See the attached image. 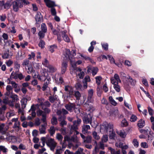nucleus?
Listing matches in <instances>:
<instances>
[{
	"instance_id": "obj_1",
	"label": "nucleus",
	"mask_w": 154,
	"mask_h": 154,
	"mask_svg": "<svg viewBox=\"0 0 154 154\" xmlns=\"http://www.w3.org/2000/svg\"><path fill=\"white\" fill-rule=\"evenodd\" d=\"M113 125L111 123H104L100 129L101 134L105 135H116L117 133L118 135H125L123 131H121L120 133L119 132H116L113 129Z\"/></svg>"
},
{
	"instance_id": "obj_2",
	"label": "nucleus",
	"mask_w": 154,
	"mask_h": 154,
	"mask_svg": "<svg viewBox=\"0 0 154 154\" xmlns=\"http://www.w3.org/2000/svg\"><path fill=\"white\" fill-rule=\"evenodd\" d=\"M41 140L42 144V146H41V147L44 146L45 142L48 146L50 148L51 150L53 151L54 150L57 146V143L55 141L54 139L51 138H47L45 137H42L41 138Z\"/></svg>"
},
{
	"instance_id": "obj_3",
	"label": "nucleus",
	"mask_w": 154,
	"mask_h": 154,
	"mask_svg": "<svg viewBox=\"0 0 154 154\" xmlns=\"http://www.w3.org/2000/svg\"><path fill=\"white\" fill-rule=\"evenodd\" d=\"M13 9L14 11L17 12L19 8H21L23 5H26L29 4V2L26 0H16L13 2Z\"/></svg>"
},
{
	"instance_id": "obj_4",
	"label": "nucleus",
	"mask_w": 154,
	"mask_h": 154,
	"mask_svg": "<svg viewBox=\"0 0 154 154\" xmlns=\"http://www.w3.org/2000/svg\"><path fill=\"white\" fill-rule=\"evenodd\" d=\"M64 140L65 141L71 140L76 143L74 146L71 143H69L68 146L69 148L73 146L76 149L81 145V143L79 141L76 135H73L71 138L69 136V135H66L64 137Z\"/></svg>"
},
{
	"instance_id": "obj_5",
	"label": "nucleus",
	"mask_w": 154,
	"mask_h": 154,
	"mask_svg": "<svg viewBox=\"0 0 154 154\" xmlns=\"http://www.w3.org/2000/svg\"><path fill=\"white\" fill-rule=\"evenodd\" d=\"M44 104L42 101L41 103V106L42 108L44 110V111L40 109H39L37 112V114L38 116H42V121L44 122H45L46 121V114L49 113L50 110L47 108V107H44Z\"/></svg>"
},
{
	"instance_id": "obj_6",
	"label": "nucleus",
	"mask_w": 154,
	"mask_h": 154,
	"mask_svg": "<svg viewBox=\"0 0 154 154\" xmlns=\"http://www.w3.org/2000/svg\"><path fill=\"white\" fill-rule=\"evenodd\" d=\"M76 53L75 50H72L71 52L68 49H65L63 52V55L65 56V60H69L70 61L73 59L72 57L75 55Z\"/></svg>"
},
{
	"instance_id": "obj_7",
	"label": "nucleus",
	"mask_w": 154,
	"mask_h": 154,
	"mask_svg": "<svg viewBox=\"0 0 154 154\" xmlns=\"http://www.w3.org/2000/svg\"><path fill=\"white\" fill-rule=\"evenodd\" d=\"M42 75H39L38 76V79L41 81H44L46 79H47L48 81H50V78L47 77L48 73L45 70H43L41 72Z\"/></svg>"
},
{
	"instance_id": "obj_8",
	"label": "nucleus",
	"mask_w": 154,
	"mask_h": 154,
	"mask_svg": "<svg viewBox=\"0 0 154 154\" xmlns=\"http://www.w3.org/2000/svg\"><path fill=\"white\" fill-rule=\"evenodd\" d=\"M110 81L113 85L118 84L121 82L119 75L117 74H115L114 77L111 78Z\"/></svg>"
},
{
	"instance_id": "obj_9",
	"label": "nucleus",
	"mask_w": 154,
	"mask_h": 154,
	"mask_svg": "<svg viewBox=\"0 0 154 154\" xmlns=\"http://www.w3.org/2000/svg\"><path fill=\"white\" fill-rule=\"evenodd\" d=\"M82 119L84 123L88 124L90 123L91 125H92L91 123V116L90 114L85 115Z\"/></svg>"
},
{
	"instance_id": "obj_10",
	"label": "nucleus",
	"mask_w": 154,
	"mask_h": 154,
	"mask_svg": "<svg viewBox=\"0 0 154 154\" xmlns=\"http://www.w3.org/2000/svg\"><path fill=\"white\" fill-rule=\"evenodd\" d=\"M126 79V82L124 84L125 86L129 85H134L136 83L135 80L133 79L129 75H128L127 78Z\"/></svg>"
},
{
	"instance_id": "obj_11",
	"label": "nucleus",
	"mask_w": 154,
	"mask_h": 154,
	"mask_svg": "<svg viewBox=\"0 0 154 154\" xmlns=\"http://www.w3.org/2000/svg\"><path fill=\"white\" fill-rule=\"evenodd\" d=\"M38 104H37L35 106V107L33 105H32L31 108L29 110V112H32V117L30 116H28L27 118L28 119L30 120L32 119V118H34L35 116V109H36V107H38Z\"/></svg>"
},
{
	"instance_id": "obj_12",
	"label": "nucleus",
	"mask_w": 154,
	"mask_h": 154,
	"mask_svg": "<svg viewBox=\"0 0 154 154\" xmlns=\"http://www.w3.org/2000/svg\"><path fill=\"white\" fill-rule=\"evenodd\" d=\"M70 62L72 66L71 70H75L78 69L76 67V64L79 65L82 63V62L81 60H78L76 62L74 60V59H72Z\"/></svg>"
},
{
	"instance_id": "obj_13",
	"label": "nucleus",
	"mask_w": 154,
	"mask_h": 154,
	"mask_svg": "<svg viewBox=\"0 0 154 154\" xmlns=\"http://www.w3.org/2000/svg\"><path fill=\"white\" fill-rule=\"evenodd\" d=\"M74 72H76L77 77L80 79H83L84 76V73L82 71V70L80 68H78L77 69L73 70Z\"/></svg>"
},
{
	"instance_id": "obj_14",
	"label": "nucleus",
	"mask_w": 154,
	"mask_h": 154,
	"mask_svg": "<svg viewBox=\"0 0 154 154\" xmlns=\"http://www.w3.org/2000/svg\"><path fill=\"white\" fill-rule=\"evenodd\" d=\"M93 101V97L88 96L87 98V103H86L84 104V106L85 107H86L87 108H88V110H89L91 109V108L92 107L88 104V103H92Z\"/></svg>"
},
{
	"instance_id": "obj_15",
	"label": "nucleus",
	"mask_w": 154,
	"mask_h": 154,
	"mask_svg": "<svg viewBox=\"0 0 154 154\" xmlns=\"http://www.w3.org/2000/svg\"><path fill=\"white\" fill-rule=\"evenodd\" d=\"M90 129V127L88 125H83L82 126V132L83 134H90V133L89 130Z\"/></svg>"
},
{
	"instance_id": "obj_16",
	"label": "nucleus",
	"mask_w": 154,
	"mask_h": 154,
	"mask_svg": "<svg viewBox=\"0 0 154 154\" xmlns=\"http://www.w3.org/2000/svg\"><path fill=\"white\" fill-rule=\"evenodd\" d=\"M46 6L49 8H52L53 7L56 6L54 2L51 0H44Z\"/></svg>"
},
{
	"instance_id": "obj_17",
	"label": "nucleus",
	"mask_w": 154,
	"mask_h": 154,
	"mask_svg": "<svg viewBox=\"0 0 154 154\" xmlns=\"http://www.w3.org/2000/svg\"><path fill=\"white\" fill-rule=\"evenodd\" d=\"M65 90L66 91L69 92V94L70 97H71L73 95L74 92L73 88L71 86L67 85L65 86Z\"/></svg>"
},
{
	"instance_id": "obj_18",
	"label": "nucleus",
	"mask_w": 154,
	"mask_h": 154,
	"mask_svg": "<svg viewBox=\"0 0 154 154\" xmlns=\"http://www.w3.org/2000/svg\"><path fill=\"white\" fill-rule=\"evenodd\" d=\"M81 137L85 143H88L91 141V137L90 135H81Z\"/></svg>"
},
{
	"instance_id": "obj_19",
	"label": "nucleus",
	"mask_w": 154,
	"mask_h": 154,
	"mask_svg": "<svg viewBox=\"0 0 154 154\" xmlns=\"http://www.w3.org/2000/svg\"><path fill=\"white\" fill-rule=\"evenodd\" d=\"M67 65V62L66 61H63L62 63L61 69V72L62 74H64L66 72Z\"/></svg>"
},
{
	"instance_id": "obj_20",
	"label": "nucleus",
	"mask_w": 154,
	"mask_h": 154,
	"mask_svg": "<svg viewBox=\"0 0 154 154\" xmlns=\"http://www.w3.org/2000/svg\"><path fill=\"white\" fill-rule=\"evenodd\" d=\"M38 102L40 103L39 105V106H41V102H42V103L44 104V107H47L48 106H49L50 105V104L48 101H46L45 102H44V100L43 99H38Z\"/></svg>"
},
{
	"instance_id": "obj_21",
	"label": "nucleus",
	"mask_w": 154,
	"mask_h": 154,
	"mask_svg": "<svg viewBox=\"0 0 154 154\" xmlns=\"http://www.w3.org/2000/svg\"><path fill=\"white\" fill-rule=\"evenodd\" d=\"M6 90L7 91L5 93L6 95L9 96L11 94L13 91V89L11 85H8L6 87Z\"/></svg>"
},
{
	"instance_id": "obj_22",
	"label": "nucleus",
	"mask_w": 154,
	"mask_h": 154,
	"mask_svg": "<svg viewBox=\"0 0 154 154\" xmlns=\"http://www.w3.org/2000/svg\"><path fill=\"white\" fill-rule=\"evenodd\" d=\"M81 122V120L80 119H78L77 121H75L73 122V125L71 126L72 129H73V127L74 129H76L77 127Z\"/></svg>"
},
{
	"instance_id": "obj_23",
	"label": "nucleus",
	"mask_w": 154,
	"mask_h": 154,
	"mask_svg": "<svg viewBox=\"0 0 154 154\" xmlns=\"http://www.w3.org/2000/svg\"><path fill=\"white\" fill-rule=\"evenodd\" d=\"M64 116H60L58 119V121L60 122V125L61 126H63L64 125L66 124V122L64 120Z\"/></svg>"
},
{
	"instance_id": "obj_24",
	"label": "nucleus",
	"mask_w": 154,
	"mask_h": 154,
	"mask_svg": "<svg viewBox=\"0 0 154 154\" xmlns=\"http://www.w3.org/2000/svg\"><path fill=\"white\" fill-rule=\"evenodd\" d=\"M30 99V98L29 97L28 99L24 98L22 99L21 101V103L22 107L23 108H24L25 107L27 101L28 100H29Z\"/></svg>"
},
{
	"instance_id": "obj_25",
	"label": "nucleus",
	"mask_w": 154,
	"mask_h": 154,
	"mask_svg": "<svg viewBox=\"0 0 154 154\" xmlns=\"http://www.w3.org/2000/svg\"><path fill=\"white\" fill-rule=\"evenodd\" d=\"M5 125L4 124H2L0 125V132L2 133L5 134L6 130L8 128V127H5L4 128Z\"/></svg>"
},
{
	"instance_id": "obj_26",
	"label": "nucleus",
	"mask_w": 154,
	"mask_h": 154,
	"mask_svg": "<svg viewBox=\"0 0 154 154\" xmlns=\"http://www.w3.org/2000/svg\"><path fill=\"white\" fill-rule=\"evenodd\" d=\"M66 31H64L62 32V33L63 35V40L66 42H69L70 41V39L68 37V35L66 34Z\"/></svg>"
},
{
	"instance_id": "obj_27",
	"label": "nucleus",
	"mask_w": 154,
	"mask_h": 154,
	"mask_svg": "<svg viewBox=\"0 0 154 154\" xmlns=\"http://www.w3.org/2000/svg\"><path fill=\"white\" fill-rule=\"evenodd\" d=\"M42 16L39 12H37L36 15L35 17V20L36 22L38 23L40 22L42 19Z\"/></svg>"
},
{
	"instance_id": "obj_28",
	"label": "nucleus",
	"mask_w": 154,
	"mask_h": 154,
	"mask_svg": "<svg viewBox=\"0 0 154 154\" xmlns=\"http://www.w3.org/2000/svg\"><path fill=\"white\" fill-rule=\"evenodd\" d=\"M12 5V2L10 1H7L6 2L4 3V8L6 9H9Z\"/></svg>"
},
{
	"instance_id": "obj_29",
	"label": "nucleus",
	"mask_w": 154,
	"mask_h": 154,
	"mask_svg": "<svg viewBox=\"0 0 154 154\" xmlns=\"http://www.w3.org/2000/svg\"><path fill=\"white\" fill-rule=\"evenodd\" d=\"M75 107V105L73 104H71L69 105H66V109L68 111H71Z\"/></svg>"
},
{
	"instance_id": "obj_30",
	"label": "nucleus",
	"mask_w": 154,
	"mask_h": 154,
	"mask_svg": "<svg viewBox=\"0 0 154 154\" xmlns=\"http://www.w3.org/2000/svg\"><path fill=\"white\" fill-rule=\"evenodd\" d=\"M46 124H45L44 125H42L39 127V131L41 134H45V126Z\"/></svg>"
},
{
	"instance_id": "obj_31",
	"label": "nucleus",
	"mask_w": 154,
	"mask_h": 154,
	"mask_svg": "<svg viewBox=\"0 0 154 154\" xmlns=\"http://www.w3.org/2000/svg\"><path fill=\"white\" fill-rule=\"evenodd\" d=\"M68 113V112L64 109H62V110H58L57 112V114L58 115L61 114L65 115Z\"/></svg>"
},
{
	"instance_id": "obj_32",
	"label": "nucleus",
	"mask_w": 154,
	"mask_h": 154,
	"mask_svg": "<svg viewBox=\"0 0 154 154\" xmlns=\"http://www.w3.org/2000/svg\"><path fill=\"white\" fill-rule=\"evenodd\" d=\"M6 137H2V136H1L0 137V138L1 139H5L7 141H9L10 142H11V139L12 138V135H5Z\"/></svg>"
},
{
	"instance_id": "obj_33",
	"label": "nucleus",
	"mask_w": 154,
	"mask_h": 154,
	"mask_svg": "<svg viewBox=\"0 0 154 154\" xmlns=\"http://www.w3.org/2000/svg\"><path fill=\"white\" fill-rule=\"evenodd\" d=\"M48 68L49 71L51 72H54L57 70L56 68L51 65H50Z\"/></svg>"
},
{
	"instance_id": "obj_34",
	"label": "nucleus",
	"mask_w": 154,
	"mask_h": 154,
	"mask_svg": "<svg viewBox=\"0 0 154 154\" xmlns=\"http://www.w3.org/2000/svg\"><path fill=\"white\" fill-rule=\"evenodd\" d=\"M145 125V121L144 120L141 119L138 123V126L140 128H142Z\"/></svg>"
},
{
	"instance_id": "obj_35",
	"label": "nucleus",
	"mask_w": 154,
	"mask_h": 154,
	"mask_svg": "<svg viewBox=\"0 0 154 154\" xmlns=\"http://www.w3.org/2000/svg\"><path fill=\"white\" fill-rule=\"evenodd\" d=\"M110 115L112 116H115L118 115V111L117 110H111L109 112Z\"/></svg>"
},
{
	"instance_id": "obj_36",
	"label": "nucleus",
	"mask_w": 154,
	"mask_h": 154,
	"mask_svg": "<svg viewBox=\"0 0 154 154\" xmlns=\"http://www.w3.org/2000/svg\"><path fill=\"white\" fill-rule=\"evenodd\" d=\"M27 73L29 74H31L34 70L33 69L32 66L30 65L28 66L27 69H26Z\"/></svg>"
},
{
	"instance_id": "obj_37",
	"label": "nucleus",
	"mask_w": 154,
	"mask_h": 154,
	"mask_svg": "<svg viewBox=\"0 0 154 154\" xmlns=\"http://www.w3.org/2000/svg\"><path fill=\"white\" fill-rule=\"evenodd\" d=\"M41 31L44 32H46L47 31V28L45 24L44 23H42L41 25Z\"/></svg>"
},
{
	"instance_id": "obj_38",
	"label": "nucleus",
	"mask_w": 154,
	"mask_h": 154,
	"mask_svg": "<svg viewBox=\"0 0 154 154\" xmlns=\"http://www.w3.org/2000/svg\"><path fill=\"white\" fill-rule=\"evenodd\" d=\"M116 138L119 141H123L124 139L126 137V135H118Z\"/></svg>"
},
{
	"instance_id": "obj_39",
	"label": "nucleus",
	"mask_w": 154,
	"mask_h": 154,
	"mask_svg": "<svg viewBox=\"0 0 154 154\" xmlns=\"http://www.w3.org/2000/svg\"><path fill=\"white\" fill-rule=\"evenodd\" d=\"M113 88L117 92H119L120 91V88L118 84L113 85Z\"/></svg>"
},
{
	"instance_id": "obj_40",
	"label": "nucleus",
	"mask_w": 154,
	"mask_h": 154,
	"mask_svg": "<svg viewBox=\"0 0 154 154\" xmlns=\"http://www.w3.org/2000/svg\"><path fill=\"white\" fill-rule=\"evenodd\" d=\"M15 115V113L13 111H11L8 112L6 114V116L8 118H10Z\"/></svg>"
},
{
	"instance_id": "obj_41",
	"label": "nucleus",
	"mask_w": 154,
	"mask_h": 154,
	"mask_svg": "<svg viewBox=\"0 0 154 154\" xmlns=\"http://www.w3.org/2000/svg\"><path fill=\"white\" fill-rule=\"evenodd\" d=\"M56 48L57 46L54 45L50 46L49 48V50L51 53L53 52Z\"/></svg>"
},
{
	"instance_id": "obj_42",
	"label": "nucleus",
	"mask_w": 154,
	"mask_h": 154,
	"mask_svg": "<svg viewBox=\"0 0 154 154\" xmlns=\"http://www.w3.org/2000/svg\"><path fill=\"white\" fill-rule=\"evenodd\" d=\"M96 83L98 85H100V81L102 79V78L100 76H98L95 78Z\"/></svg>"
},
{
	"instance_id": "obj_43",
	"label": "nucleus",
	"mask_w": 154,
	"mask_h": 154,
	"mask_svg": "<svg viewBox=\"0 0 154 154\" xmlns=\"http://www.w3.org/2000/svg\"><path fill=\"white\" fill-rule=\"evenodd\" d=\"M128 124V122L126 120L124 119H123L121 123V125L122 127H125L127 126Z\"/></svg>"
},
{
	"instance_id": "obj_44",
	"label": "nucleus",
	"mask_w": 154,
	"mask_h": 154,
	"mask_svg": "<svg viewBox=\"0 0 154 154\" xmlns=\"http://www.w3.org/2000/svg\"><path fill=\"white\" fill-rule=\"evenodd\" d=\"M18 74L14 72H13L10 76L11 79H17V75Z\"/></svg>"
},
{
	"instance_id": "obj_45",
	"label": "nucleus",
	"mask_w": 154,
	"mask_h": 154,
	"mask_svg": "<svg viewBox=\"0 0 154 154\" xmlns=\"http://www.w3.org/2000/svg\"><path fill=\"white\" fill-rule=\"evenodd\" d=\"M109 100L110 101V102L112 105L114 106L116 105L117 103L113 99L112 97L110 96L109 97Z\"/></svg>"
},
{
	"instance_id": "obj_46",
	"label": "nucleus",
	"mask_w": 154,
	"mask_h": 154,
	"mask_svg": "<svg viewBox=\"0 0 154 154\" xmlns=\"http://www.w3.org/2000/svg\"><path fill=\"white\" fill-rule=\"evenodd\" d=\"M137 116L134 115H132L130 119V121L131 122H135V121H136L137 120Z\"/></svg>"
},
{
	"instance_id": "obj_47",
	"label": "nucleus",
	"mask_w": 154,
	"mask_h": 154,
	"mask_svg": "<svg viewBox=\"0 0 154 154\" xmlns=\"http://www.w3.org/2000/svg\"><path fill=\"white\" fill-rule=\"evenodd\" d=\"M55 131V129L53 126H51L49 130V131L51 135H53L54 134Z\"/></svg>"
},
{
	"instance_id": "obj_48",
	"label": "nucleus",
	"mask_w": 154,
	"mask_h": 154,
	"mask_svg": "<svg viewBox=\"0 0 154 154\" xmlns=\"http://www.w3.org/2000/svg\"><path fill=\"white\" fill-rule=\"evenodd\" d=\"M57 75H55V81L58 84H62L63 82V79L61 77H60L59 80H57V78H56V76Z\"/></svg>"
},
{
	"instance_id": "obj_49",
	"label": "nucleus",
	"mask_w": 154,
	"mask_h": 154,
	"mask_svg": "<svg viewBox=\"0 0 154 154\" xmlns=\"http://www.w3.org/2000/svg\"><path fill=\"white\" fill-rule=\"evenodd\" d=\"M98 70V69L97 68L93 67L92 69V75H95L97 74Z\"/></svg>"
},
{
	"instance_id": "obj_50",
	"label": "nucleus",
	"mask_w": 154,
	"mask_h": 154,
	"mask_svg": "<svg viewBox=\"0 0 154 154\" xmlns=\"http://www.w3.org/2000/svg\"><path fill=\"white\" fill-rule=\"evenodd\" d=\"M11 97L14 102L17 101L19 100L18 96L16 94H13Z\"/></svg>"
},
{
	"instance_id": "obj_51",
	"label": "nucleus",
	"mask_w": 154,
	"mask_h": 154,
	"mask_svg": "<svg viewBox=\"0 0 154 154\" xmlns=\"http://www.w3.org/2000/svg\"><path fill=\"white\" fill-rule=\"evenodd\" d=\"M51 123L53 125H56L57 123V119L55 117H53L51 120Z\"/></svg>"
},
{
	"instance_id": "obj_52",
	"label": "nucleus",
	"mask_w": 154,
	"mask_h": 154,
	"mask_svg": "<svg viewBox=\"0 0 154 154\" xmlns=\"http://www.w3.org/2000/svg\"><path fill=\"white\" fill-rule=\"evenodd\" d=\"M46 32H44L42 31H40L38 33V35L39 36V38H44L45 33Z\"/></svg>"
},
{
	"instance_id": "obj_53",
	"label": "nucleus",
	"mask_w": 154,
	"mask_h": 154,
	"mask_svg": "<svg viewBox=\"0 0 154 154\" xmlns=\"http://www.w3.org/2000/svg\"><path fill=\"white\" fill-rule=\"evenodd\" d=\"M76 129H74L73 127V129H72L71 127V130L72 131V132H71L70 134H74V135H77L79 134V132L76 130Z\"/></svg>"
},
{
	"instance_id": "obj_54",
	"label": "nucleus",
	"mask_w": 154,
	"mask_h": 154,
	"mask_svg": "<svg viewBox=\"0 0 154 154\" xmlns=\"http://www.w3.org/2000/svg\"><path fill=\"white\" fill-rule=\"evenodd\" d=\"M120 75L121 77L123 78H127L128 75H126L125 73L123 72H121L120 73Z\"/></svg>"
},
{
	"instance_id": "obj_55",
	"label": "nucleus",
	"mask_w": 154,
	"mask_h": 154,
	"mask_svg": "<svg viewBox=\"0 0 154 154\" xmlns=\"http://www.w3.org/2000/svg\"><path fill=\"white\" fill-rule=\"evenodd\" d=\"M81 57H82L83 58V59H84L85 60H86L90 61L91 62H92V60L90 57H87L86 56L83 55H81Z\"/></svg>"
},
{
	"instance_id": "obj_56",
	"label": "nucleus",
	"mask_w": 154,
	"mask_h": 154,
	"mask_svg": "<svg viewBox=\"0 0 154 154\" xmlns=\"http://www.w3.org/2000/svg\"><path fill=\"white\" fill-rule=\"evenodd\" d=\"M107 135H103L102 138V142L105 143L107 141L108 139Z\"/></svg>"
},
{
	"instance_id": "obj_57",
	"label": "nucleus",
	"mask_w": 154,
	"mask_h": 154,
	"mask_svg": "<svg viewBox=\"0 0 154 154\" xmlns=\"http://www.w3.org/2000/svg\"><path fill=\"white\" fill-rule=\"evenodd\" d=\"M108 58L110 61L111 63H113L116 64L115 62V60L112 57L111 55H108L107 56Z\"/></svg>"
},
{
	"instance_id": "obj_58",
	"label": "nucleus",
	"mask_w": 154,
	"mask_h": 154,
	"mask_svg": "<svg viewBox=\"0 0 154 154\" xmlns=\"http://www.w3.org/2000/svg\"><path fill=\"white\" fill-rule=\"evenodd\" d=\"M133 143L134 146L136 147H138L139 146V143L137 139H134L133 141Z\"/></svg>"
},
{
	"instance_id": "obj_59",
	"label": "nucleus",
	"mask_w": 154,
	"mask_h": 154,
	"mask_svg": "<svg viewBox=\"0 0 154 154\" xmlns=\"http://www.w3.org/2000/svg\"><path fill=\"white\" fill-rule=\"evenodd\" d=\"M74 95L77 99H79V97L81 96V94H80V93L78 91H75Z\"/></svg>"
},
{
	"instance_id": "obj_60",
	"label": "nucleus",
	"mask_w": 154,
	"mask_h": 154,
	"mask_svg": "<svg viewBox=\"0 0 154 154\" xmlns=\"http://www.w3.org/2000/svg\"><path fill=\"white\" fill-rule=\"evenodd\" d=\"M42 64L45 67H47L50 65L49 64L48 60L46 59H45L44 61L42 62Z\"/></svg>"
},
{
	"instance_id": "obj_61",
	"label": "nucleus",
	"mask_w": 154,
	"mask_h": 154,
	"mask_svg": "<svg viewBox=\"0 0 154 154\" xmlns=\"http://www.w3.org/2000/svg\"><path fill=\"white\" fill-rule=\"evenodd\" d=\"M101 45L103 48L106 50L108 49V45L106 43H102Z\"/></svg>"
},
{
	"instance_id": "obj_62",
	"label": "nucleus",
	"mask_w": 154,
	"mask_h": 154,
	"mask_svg": "<svg viewBox=\"0 0 154 154\" xmlns=\"http://www.w3.org/2000/svg\"><path fill=\"white\" fill-rule=\"evenodd\" d=\"M7 149L5 147L2 146H0V150L2 151L3 152H6Z\"/></svg>"
},
{
	"instance_id": "obj_63",
	"label": "nucleus",
	"mask_w": 154,
	"mask_h": 154,
	"mask_svg": "<svg viewBox=\"0 0 154 154\" xmlns=\"http://www.w3.org/2000/svg\"><path fill=\"white\" fill-rule=\"evenodd\" d=\"M94 93V90L93 89H90L88 91V96L93 97Z\"/></svg>"
},
{
	"instance_id": "obj_64",
	"label": "nucleus",
	"mask_w": 154,
	"mask_h": 154,
	"mask_svg": "<svg viewBox=\"0 0 154 154\" xmlns=\"http://www.w3.org/2000/svg\"><path fill=\"white\" fill-rule=\"evenodd\" d=\"M8 83L11 84L13 87L15 88H17L18 86L17 84H16L14 82V81H9Z\"/></svg>"
}]
</instances>
